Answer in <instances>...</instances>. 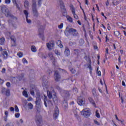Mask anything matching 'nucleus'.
<instances>
[{
  "mask_svg": "<svg viewBox=\"0 0 126 126\" xmlns=\"http://www.w3.org/2000/svg\"><path fill=\"white\" fill-rule=\"evenodd\" d=\"M1 11L7 17H9L11 16L10 12L8 11V9L5 5H2L1 6Z\"/></svg>",
  "mask_w": 126,
  "mask_h": 126,
  "instance_id": "nucleus-1",
  "label": "nucleus"
},
{
  "mask_svg": "<svg viewBox=\"0 0 126 126\" xmlns=\"http://www.w3.org/2000/svg\"><path fill=\"white\" fill-rule=\"evenodd\" d=\"M37 4H36V0H32V9L33 14L35 16H38V11H37Z\"/></svg>",
  "mask_w": 126,
  "mask_h": 126,
  "instance_id": "nucleus-2",
  "label": "nucleus"
},
{
  "mask_svg": "<svg viewBox=\"0 0 126 126\" xmlns=\"http://www.w3.org/2000/svg\"><path fill=\"white\" fill-rule=\"evenodd\" d=\"M91 114L90 110L87 108L84 109L81 111V114L85 117V118H88V117L90 116Z\"/></svg>",
  "mask_w": 126,
  "mask_h": 126,
  "instance_id": "nucleus-3",
  "label": "nucleus"
},
{
  "mask_svg": "<svg viewBox=\"0 0 126 126\" xmlns=\"http://www.w3.org/2000/svg\"><path fill=\"white\" fill-rule=\"evenodd\" d=\"M61 95L64 98V100H66L69 98V93L67 91H62Z\"/></svg>",
  "mask_w": 126,
  "mask_h": 126,
  "instance_id": "nucleus-4",
  "label": "nucleus"
},
{
  "mask_svg": "<svg viewBox=\"0 0 126 126\" xmlns=\"http://www.w3.org/2000/svg\"><path fill=\"white\" fill-rule=\"evenodd\" d=\"M59 3L61 5V10L62 12L63 13V14H65V15H66V10L65 9V8L63 5V0H59Z\"/></svg>",
  "mask_w": 126,
  "mask_h": 126,
  "instance_id": "nucleus-5",
  "label": "nucleus"
},
{
  "mask_svg": "<svg viewBox=\"0 0 126 126\" xmlns=\"http://www.w3.org/2000/svg\"><path fill=\"white\" fill-rule=\"evenodd\" d=\"M73 30V28H69L68 27H67L64 31V34L65 36H66L67 37H68V36H70V33H72Z\"/></svg>",
  "mask_w": 126,
  "mask_h": 126,
  "instance_id": "nucleus-6",
  "label": "nucleus"
},
{
  "mask_svg": "<svg viewBox=\"0 0 126 126\" xmlns=\"http://www.w3.org/2000/svg\"><path fill=\"white\" fill-rule=\"evenodd\" d=\"M44 103L45 107H48V106H52L53 103H52V101L51 100H49L47 99V96H44Z\"/></svg>",
  "mask_w": 126,
  "mask_h": 126,
  "instance_id": "nucleus-7",
  "label": "nucleus"
},
{
  "mask_svg": "<svg viewBox=\"0 0 126 126\" xmlns=\"http://www.w3.org/2000/svg\"><path fill=\"white\" fill-rule=\"evenodd\" d=\"M42 85L44 89L45 88L46 90H49L50 86L49 85V83H48V80H47V79H44L43 80Z\"/></svg>",
  "mask_w": 126,
  "mask_h": 126,
  "instance_id": "nucleus-8",
  "label": "nucleus"
},
{
  "mask_svg": "<svg viewBox=\"0 0 126 126\" xmlns=\"http://www.w3.org/2000/svg\"><path fill=\"white\" fill-rule=\"evenodd\" d=\"M54 76H55V81L58 82L61 80V75H60V74L59 73V71H55Z\"/></svg>",
  "mask_w": 126,
  "mask_h": 126,
  "instance_id": "nucleus-9",
  "label": "nucleus"
},
{
  "mask_svg": "<svg viewBox=\"0 0 126 126\" xmlns=\"http://www.w3.org/2000/svg\"><path fill=\"white\" fill-rule=\"evenodd\" d=\"M77 103L80 106H82L85 104V100L82 98L81 96L78 97Z\"/></svg>",
  "mask_w": 126,
  "mask_h": 126,
  "instance_id": "nucleus-10",
  "label": "nucleus"
},
{
  "mask_svg": "<svg viewBox=\"0 0 126 126\" xmlns=\"http://www.w3.org/2000/svg\"><path fill=\"white\" fill-rule=\"evenodd\" d=\"M70 7V10L72 11V13L74 16V18H75V19H78V16H77V15L75 14V9L73 8V5H71Z\"/></svg>",
  "mask_w": 126,
  "mask_h": 126,
  "instance_id": "nucleus-11",
  "label": "nucleus"
},
{
  "mask_svg": "<svg viewBox=\"0 0 126 126\" xmlns=\"http://www.w3.org/2000/svg\"><path fill=\"white\" fill-rule=\"evenodd\" d=\"M59 108H56L53 114V118L55 120H57L59 117Z\"/></svg>",
  "mask_w": 126,
  "mask_h": 126,
  "instance_id": "nucleus-12",
  "label": "nucleus"
},
{
  "mask_svg": "<svg viewBox=\"0 0 126 126\" xmlns=\"http://www.w3.org/2000/svg\"><path fill=\"white\" fill-rule=\"evenodd\" d=\"M46 46L48 49L52 50L54 47H55V44L54 43L49 42L46 44Z\"/></svg>",
  "mask_w": 126,
  "mask_h": 126,
  "instance_id": "nucleus-13",
  "label": "nucleus"
},
{
  "mask_svg": "<svg viewBox=\"0 0 126 126\" xmlns=\"http://www.w3.org/2000/svg\"><path fill=\"white\" fill-rule=\"evenodd\" d=\"M77 109V108H76V107H74L73 109V112L74 113L75 118H76L77 119H79V116L77 114V111H76Z\"/></svg>",
  "mask_w": 126,
  "mask_h": 126,
  "instance_id": "nucleus-14",
  "label": "nucleus"
},
{
  "mask_svg": "<svg viewBox=\"0 0 126 126\" xmlns=\"http://www.w3.org/2000/svg\"><path fill=\"white\" fill-rule=\"evenodd\" d=\"M89 101L91 103V104H92L94 107V108L97 107H96V103H95V101H94V100H93V99H92V98L89 97Z\"/></svg>",
  "mask_w": 126,
  "mask_h": 126,
  "instance_id": "nucleus-15",
  "label": "nucleus"
},
{
  "mask_svg": "<svg viewBox=\"0 0 126 126\" xmlns=\"http://www.w3.org/2000/svg\"><path fill=\"white\" fill-rule=\"evenodd\" d=\"M10 39L12 41V43H13V44L12 45V46H15V43L16 42V38H15V36H11L10 37Z\"/></svg>",
  "mask_w": 126,
  "mask_h": 126,
  "instance_id": "nucleus-16",
  "label": "nucleus"
},
{
  "mask_svg": "<svg viewBox=\"0 0 126 126\" xmlns=\"http://www.w3.org/2000/svg\"><path fill=\"white\" fill-rule=\"evenodd\" d=\"M48 57H49L50 60L53 61V62H55V57H54V55H53V53L49 52L48 53Z\"/></svg>",
  "mask_w": 126,
  "mask_h": 126,
  "instance_id": "nucleus-17",
  "label": "nucleus"
},
{
  "mask_svg": "<svg viewBox=\"0 0 126 126\" xmlns=\"http://www.w3.org/2000/svg\"><path fill=\"white\" fill-rule=\"evenodd\" d=\"M63 107L65 109V110L67 109V101L66 100H64L63 101Z\"/></svg>",
  "mask_w": 126,
  "mask_h": 126,
  "instance_id": "nucleus-18",
  "label": "nucleus"
},
{
  "mask_svg": "<svg viewBox=\"0 0 126 126\" xmlns=\"http://www.w3.org/2000/svg\"><path fill=\"white\" fill-rule=\"evenodd\" d=\"M72 34L74 37H76V36H78V32L76 30L73 29V31H72Z\"/></svg>",
  "mask_w": 126,
  "mask_h": 126,
  "instance_id": "nucleus-19",
  "label": "nucleus"
},
{
  "mask_svg": "<svg viewBox=\"0 0 126 126\" xmlns=\"http://www.w3.org/2000/svg\"><path fill=\"white\" fill-rule=\"evenodd\" d=\"M64 54L66 57H68V56L70 55V52H69V49H68V48H66L65 49Z\"/></svg>",
  "mask_w": 126,
  "mask_h": 126,
  "instance_id": "nucleus-20",
  "label": "nucleus"
},
{
  "mask_svg": "<svg viewBox=\"0 0 126 126\" xmlns=\"http://www.w3.org/2000/svg\"><path fill=\"white\" fill-rule=\"evenodd\" d=\"M18 0H12V1L13 2V3L16 5L17 8H18V9H20V7H19V6L18 5V4H17V1Z\"/></svg>",
  "mask_w": 126,
  "mask_h": 126,
  "instance_id": "nucleus-21",
  "label": "nucleus"
},
{
  "mask_svg": "<svg viewBox=\"0 0 126 126\" xmlns=\"http://www.w3.org/2000/svg\"><path fill=\"white\" fill-rule=\"evenodd\" d=\"M2 54L3 56V59H6V58H7V57L8 56V54L7 53V52L5 51H3Z\"/></svg>",
  "mask_w": 126,
  "mask_h": 126,
  "instance_id": "nucleus-22",
  "label": "nucleus"
},
{
  "mask_svg": "<svg viewBox=\"0 0 126 126\" xmlns=\"http://www.w3.org/2000/svg\"><path fill=\"white\" fill-rule=\"evenodd\" d=\"M39 37L40 38H41V39L44 41V40H45V36H44V33L43 32H40V30H39Z\"/></svg>",
  "mask_w": 126,
  "mask_h": 126,
  "instance_id": "nucleus-23",
  "label": "nucleus"
},
{
  "mask_svg": "<svg viewBox=\"0 0 126 126\" xmlns=\"http://www.w3.org/2000/svg\"><path fill=\"white\" fill-rule=\"evenodd\" d=\"M42 118L40 116H35V121L36 123H40L41 122Z\"/></svg>",
  "mask_w": 126,
  "mask_h": 126,
  "instance_id": "nucleus-24",
  "label": "nucleus"
},
{
  "mask_svg": "<svg viewBox=\"0 0 126 126\" xmlns=\"http://www.w3.org/2000/svg\"><path fill=\"white\" fill-rule=\"evenodd\" d=\"M31 51L33 53H36V52H37V48H36V47H35V46L34 45H32L31 47Z\"/></svg>",
  "mask_w": 126,
  "mask_h": 126,
  "instance_id": "nucleus-25",
  "label": "nucleus"
},
{
  "mask_svg": "<svg viewBox=\"0 0 126 126\" xmlns=\"http://www.w3.org/2000/svg\"><path fill=\"white\" fill-rule=\"evenodd\" d=\"M24 6H25L26 9H28V6H29V2L26 0L24 2Z\"/></svg>",
  "mask_w": 126,
  "mask_h": 126,
  "instance_id": "nucleus-26",
  "label": "nucleus"
},
{
  "mask_svg": "<svg viewBox=\"0 0 126 126\" xmlns=\"http://www.w3.org/2000/svg\"><path fill=\"white\" fill-rule=\"evenodd\" d=\"M52 98H53V100L54 102H55V101H57V100H58V97H57V94H56V93H54Z\"/></svg>",
  "mask_w": 126,
  "mask_h": 126,
  "instance_id": "nucleus-27",
  "label": "nucleus"
},
{
  "mask_svg": "<svg viewBox=\"0 0 126 126\" xmlns=\"http://www.w3.org/2000/svg\"><path fill=\"white\" fill-rule=\"evenodd\" d=\"M47 96L49 99L53 98V94H52V92H50V91H47Z\"/></svg>",
  "mask_w": 126,
  "mask_h": 126,
  "instance_id": "nucleus-28",
  "label": "nucleus"
},
{
  "mask_svg": "<svg viewBox=\"0 0 126 126\" xmlns=\"http://www.w3.org/2000/svg\"><path fill=\"white\" fill-rule=\"evenodd\" d=\"M41 101V98H40V97H36V100L35 101V104L36 105H40V102Z\"/></svg>",
  "mask_w": 126,
  "mask_h": 126,
  "instance_id": "nucleus-29",
  "label": "nucleus"
},
{
  "mask_svg": "<svg viewBox=\"0 0 126 126\" xmlns=\"http://www.w3.org/2000/svg\"><path fill=\"white\" fill-rule=\"evenodd\" d=\"M28 108L30 109V110H33V108H34L33 105H32L31 102H30L28 104Z\"/></svg>",
  "mask_w": 126,
  "mask_h": 126,
  "instance_id": "nucleus-30",
  "label": "nucleus"
},
{
  "mask_svg": "<svg viewBox=\"0 0 126 126\" xmlns=\"http://www.w3.org/2000/svg\"><path fill=\"white\" fill-rule=\"evenodd\" d=\"M66 17L67 20H68L69 22H70L71 23L73 22L72 18H71V17L68 15V16H66Z\"/></svg>",
  "mask_w": 126,
  "mask_h": 126,
  "instance_id": "nucleus-31",
  "label": "nucleus"
},
{
  "mask_svg": "<svg viewBox=\"0 0 126 126\" xmlns=\"http://www.w3.org/2000/svg\"><path fill=\"white\" fill-rule=\"evenodd\" d=\"M57 45L60 47V48H63V44H62V41L58 40L57 42Z\"/></svg>",
  "mask_w": 126,
  "mask_h": 126,
  "instance_id": "nucleus-32",
  "label": "nucleus"
},
{
  "mask_svg": "<svg viewBox=\"0 0 126 126\" xmlns=\"http://www.w3.org/2000/svg\"><path fill=\"white\" fill-rule=\"evenodd\" d=\"M23 96H25L26 98H28V94H27V92L25 90H24L23 92Z\"/></svg>",
  "mask_w": 126,
  "mask_h": 126,
  "instance_id": "nucleus-33",
  "label": "nucleus"
},
{
  "mask_svg": "<svg viewBox=\"0 0 126 126\" xmlns=\"http://www.w3.org/2000/svg\"><path fill=\"white\" fill-rule=\"evenodd\" d=\"M24 14H25V15H26V18H27V17H28V15L29 14V13H28V11L24 10Z\"/></svg>",
  "mask_w": 126,
  "mask_h": 126,
  "instance_id": "nucleus-34",
  "label": "nucleus"
},
{
  "mask_svg": "<svg viewBox=\"0 0 126 126\" xmlns=\"http://www.w3.org/2000/svg\"><path fill=\"white\" fill-rule=\"evenodd\" d=\"M4 43V38L2 37L0 38V45H3Z\"/></svg>",
  "mask_w": 126,
  "mask_h": 126,
  "instance_id": "nucleus-35",
  "label": "nucleus"
},
{
  "mask_svg": "<svg viewBox=\"0 0 126 126\" xmlns=\"http://www.w3.org/2000/svg\"><path fill=\"white\" fill-rule=\"evenodd\" d=\"M10 92L8 89H7L5 92L6 96H9Z\"/></svg>",
  "mask_w": 126,
  "mask_h": 126,
  "instance_id": "nucleus-36",
  "label": "nucleus"
},
{
  "mask_svg": "<svg viewBox=\"0 0 126 126\" xmlns=\"http://www.w3.org/2000/svg\"><path fill=\"white\" fill-rule=\"evenodd\" d=\"M119 4V1L117 0H114L113 1V5H118V4Z\"/></svg>",
  "mask_w": 126,
  "mask_h": 126,
  "instance_id": "nucleus-37",
  "label": "nucleus"
},
{
  "mask_svg": "<svg viewBox=\"0 0 126 126\" xmlns=\"http://www.w3.org/2000/svg\"><path fill=\"white\" fill-rule=\"evenodd\" d=\"M95 115L97 118H100V114H99V111L96 110Z\"/></svg>",
  "mask_w": 126,
  "mask_h": 126,
  "instance_id": "nucleus-38",
  "label": "nucleus"
},
{
  "mask_svg": "<svg viewBox=\"0 0 126 126\" xmlns=\"http://www.w3.org/2000/svg\"><path fill=\"white\" fill-rule=\"evenodd\" d=\"M55 53L56 55H57V56H61V52H60L58 50H55Z\"/></svg>",
  "mask_w": 126,
  "mask_h": 126,
  "instance_id": "nucleus-39",
  "label": "nucleus"
},
{
  "mask_svg": "<svg viewBox=\"0 0 126 126\" xmlns=\"http://www.w3.org/2000/svg\"><path fill=\"white\" fill-rule=\"evenodd\" d=\"M17 56H18L19 58H22V57L23 56V54H22V53L20 52L17 53Z\"/></svg>",
  "mask_w": 126,
  "mask_h": 126,
  "instance_id": "nucleus-40",
  "label": "nucleus"
},
{
  "mask_svg": "<svg viewBox=\"0 0 126 126\" xmlns=\"http://www.w3.org/2000/svg\"><path fill=\"white\" fill-rule=\"evenodd\" d=\"M63 23H61L60 25L58 26V28L59 29H63Z\"/></svg>",
  "mask_w": 126,
  "mask_h": 126,
  "instance_id": "nucleus-41",
  "label": "nucleus"
},
{
  "mask_svg": "<svg viewBox=\"0 0 126 126\" xmlns=\"http://www.w3.org/2000/svg\"><path fill=\"white\" fill-rule=\"evenodd\" d=\"M93 94L94 96L96 95V89L94 88L92 90Z\"/></svg>",
  "mask_w": 126,
  "mask_h": 126,
  "instance_id": "nucleus-42",
  "label": "nucleus"
},
{
  "mask_svg": "<svg viewBox=\"0 0 126 126\" xmlns=\"http://www.w3.org/2000/svg\"><path fill=\"white\" fill-rule=\"evenodd\" d=\"M114 35H115V36H116V37H118V36H120V32H115Z\"/></svg>",
  "mask_w": 126,
  "mask_h": 126,
  "instance_id": "nucleus-43",
  "label": "nucleus"
},
{
  "mask_svg": "<svg viewBox=\"0 0 126 126\" xmlns=\"http://www.w3.org/2000/svg\"><path fill=\"white\" fill-rule=\"evenodd\" d=\"M6 92V89L4 88H3L1 90L2 94H4Z\"/></svg>",
  "mask_w": 126,
  "mask_h": 126,
  "instance_id": "nucleus-44",
  "label": "nucleus"
},
{
  "mask_svg": "<svg viewBox=\"0 0 126 126\" xmlns=\"http://www.w3.org/2000/svg\"><path fill=\"white\" fill-rule=\"evenodd\" d=\"M15 111L16 112V113H18V112H19V109H18L17 105L15 106Z\"/></svg>",
  "mask_w": 126,
  "mask_h": 126,
  "instance_id": "nucleus-45",
  "label": "nucleus"
},
{
  "mask_svg": "<svg viewBox=\"0 0 126 126\" xmlns=\"http://www.w3.org/2000/svg\"><path fill=\"white\" fill-rule=\"evenodd\" d=\"M5 117L4 118V121H6V118H7V116H8V111H5Z\"/></svg>",
  "mask_w": 126,
  "mask_h": 126,
  "instance_id": "nucleus-46",
  "label": "nucleus"
},
{
  "mask_svg": "<svg viewBox=\"0 0 126 126\" xmlns=\"http://www.w3.org/2000/svg\"><path fill=\"white\" fill-rule=\"evenodd\" d=\"M74 53L75 55H78V53H79V50H78L77 49H74Z\"/></svg>",
  "mask_w": 126,
  "mask_h": 126,
  "instance_id": "nucleus-47",
  "label": "nucleus"
},
{
  "mask_svg": "<svg viewBox=\"0 0 126 126\" xmlns=\"http://www.w3.org/2000/svg\"><path fill=\"white\" fill-rule=\"evenodd\" d=\"M11 1L10 0H5V3H6V4H9Z\"/></svg>",
  "mask_w": 126,
  "mask_h": 126,
  "instance_id": "nucleus-48",
  "label": "nucleus"
},
{
  "mask_svg": "<svg viewBox=\"0 0 126 126\" xmlns=\"http://www.w3.org/2000/svg\"><path fill=\"white\" fill-rule=\"evenodd\" d=\"M23 63H28V62H27V60L25 58L23 59Z\"/></svg>",
  "mask_w": 126,
  "mask_h": 126,
  "instance_id": "nucleus-49",
  "label": "nucleus"
},
{
  "mask_svg": "<svg viewBox=\"0 0 126 126\" xmlns=\"http://www.w3.org/2000/svg\"><path fill=\"white\" fill-rule=\"evenodd\" d=\"M37 4L39 5V6H41V4H42V0H38Z\"/></svg>",
  "mask_w": 126,
  "mask_h": 126,
  "instance_id": "nucleus-50",
  "label": "nucleus"
},
{
  "mask_svg": "<svg viewBox=\"0 0 126 126\" xmlns=\"http://www.w3.org/2000/svg\"><path fill=\"white\" fill-rule=\"evenodd\" d=\"M30 93H31V95H32V96L35 95V93L34 92V91H33L32 90H31V91H30Z\"/></svg>",
  "mask_w": 126,
  "mask_h": 126,
  "instance_id": "nucleus-51",
  "label": "nucleus"
},
{
  "mask_svg": "<svg viewBox=\"0 0 126 126\" xmlns=\"http://www.w3.org/2000/svg\"><path fill=\"white\" fill-rule=\"evenodd\" d=\"M27 22V23H29V24H31V20L28 19V17L26 18Z\"/></svg>",
  "mask_w": 126,
  "mask_h": 126,
  "instance_id": "nucleus-52",
  "label": "nucleus"
},
{
  "mask_svg": "<svg viewBox=\"0 0 126 126\" xmlns=\"http://www.w3.org/2000/svg\"><path fill=\"white\" fill-rule=\"evenodd\" d=\"M15 118H19L20 117V114L19 113H16L15 115Z\"/></svg>",
  "mask_w": 126,
  "mask_h": 126,
  "instance_id": "nucleus-53",
  "label": "nucleus"
},
{
  "mask_svg": "<svg viewBox=\"0 0 126 126\" xmlns=\"http://www.w3.org/2000/svg\"><path fill=\"white\" fill-rule=\"evenodd\" d=\"M6 85L7 87L9 88V87H10V82H7L6 83Z\"/></svg>",
  "mask_w": 126,
  "mask_h": 126,
  "instance_id": "nucleus-54",
  "label": "nucleus"
},
{
  "mask_svg": "<svg viewBox=\"0 0 126 126\" xmlns=\"http://www.w3.org/2000/svg\"><path fill=\"white\" fill-rule=\"evenodd\" d=\"M94 124H95L97 126H100V124L99 123V122H98V121H97L96 120H94Z\"/></svg>",
  "mask_w": 126,
  "mask_h": 126,
  "instance_id": "nucleus-55",
  "label": "nucleus"
},
{
  "mask_svg": "<svg viewBox=\"0 0 126 126\" xmlns=\"http://www.w3.org/2000/svg\"><path fill=\"white\" fill-rule=\"evenodd\" d=\"M12 123L11 122H9L7 125L6 126H12Z\"/></svg>",
  "mask_w": 126,
  "mask_h": 126,
  "instance_id": "nucleus-56",
  "label": "nucleus"
},
{
  "mask_svg": "<svg viewBox=\"0 0 126 126\" xmlns=\"http://www.w3.org/2000/svg\"><path fill=\"white\" fill-rule=\"evenodd\" d=\"M70 71L72 73H75V69H73V68H72L71 70H70Z\"/></svg>",
  "mask_w": 126,
  "mask_h": 126,
  "instance_id": "nucleus-57",
  "label": "nucleus"
},
{
  "mask_svg": "<svg viewBox=\"0 0 126 126\" xmlns=\"http://www.w3.org/2000/svg\"><path fill=\"white\" fill-rule=\"evenodd\" d=\"M4 82V80L3 79H0V84H2Z\"/></svg>",
  "mask_w": 126,
  "mask_h": 126,
  "instance_id": "nucleus-58",
  "label": "nucleus"
},
{
  "mask_svg": "<svg viewBox=\"0 0 126 126\" xmlns=\"http://www.w3.org/2000/svg\"><path fill=\"white\" fill-rule=\"evenodd\" d=\"M2 73H5V68H3L2 70H1Z\"/></svg>",
  "mask_w": 126,
  "mask_h": 126,
  "instance_id": "nucleus-59",
  "label": "nucleus"
},
{
  "mask_svg": "<svg viewBox=\"0 0 126 126\" xmlns=\"http://www.w3.org/2000/svg\"><path fill=\"white\" fill-rule=\"evenodd\" d=\"M97 74L98 76H101V71H97Z\"/></svg>",
  "mask_w": 126,
  "mask_h": 126,
  "instance_id": "nucleus-60",
  "label": "nucleus"
},
{
  "mask_svg": "<svg viewBox=\"0 0 126 126\" xmlns=\"http://www.w3.org/2000/svg\"><path fill=\"white\" fill-rule=\"evenodd\" d=\"M10 110L11 112H13L14 111V108L13 107H10Z\"/></svg>",
  "mask_w": 126,
  "mask_h": 126,
  "instance_id": "nucleus-61",
  "label": "nucleus"
},
{
  "mask_svg": "<svg viewBox=\"0 0 126 126\" xmlns=\"http://www.w3.org/2000/svg\"><path fill=\"white\" fill-rule=\"evenodd\" d=\"M12 26H13L14 29H16V28L17 27V26H16V25H14V24H13V25H12Z\"/></svg>",
  "mask_w": 126,
  "mask_h": 126,
  "instance_id": "nucleus-62",
  "label": "nucleus"
},
{
  "mask_svg": "<svg viewBox=\"0 0 126 126\" xmlns=\"http://www.w3.org/2000/svg\"><path fill=\"white\" fill-rule=\"evenodd\" d=\"M122 85L123 86H126V83H125V81H122Z\"/></svg>",
  "mask_w": 126,
  "mask_h": 126,
  "instance_id": "nucleus-63",
  "label": "nucleus"
},
{
  "mask_svg": "<svg viewBox=\"0 0 126 126\" xmlns=\"http://www.w3.org/2000/svg\"><path fill=\"white\" fill-rule=\"evenodd\" d=\"M32 97H30V98H29L28 99V101H32Z\"/></svg>",
  "mask_w": 126,
  "mask_h": 126,
  "instance_id": "nucleus-64",
  "label": "nucleus"
}]
</instances>
